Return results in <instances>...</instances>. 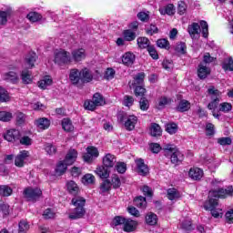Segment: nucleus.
I'll list each match as a JSON object with an SVG mask.
<instances>
[{
	"mask_svg": "<svg viewBox=\"0 0 233 233\" xmlns=\"http://www.w3.org/2000/svg\"><path fill=\"white\" fill-rule=\"evenodd\" d=\"M71 203L76 208L69 214V219H81V218H84L85 214H86L85 209L86 200L81 197H75L72 198Z\"/></svg>",
	"mask_w": 233,
	"mask_h": 233,
	"instance_id": "nucleus-1",
	"label": "nucleus"
},
{
	"mask_svg": "<svg viewBox=\"0 0 233 233\" xmlns=\"http://www.w3.org/2000/svg\"><path fill=\"white\" fill-rule=\"evenodd\" d=\"M187 32L192 39H196V35L199 37V34L207 38L208 37V24L205 20H201L199 24L192 23L188 25Z\"/></svg>",
	"mask_w": 233,
	"mask_h": 233,
	"instance_id": "nucleus-2",
	"label": "nucleus"
},
{
	"mask_svg": "<svg viewBox=\"0 0 233 233\" xmlns=\"http://www.w3.org/2000/svg\"><path fill=\"white\" fill-rule=\"evenodd\" d=\"M76 159H77V151L76 149H70L64 161H60L56 168V174L59 176H62V174H65L66 172V168L70 165H74L76 163Z\"/></svg>",
	"mask_w": 233,
	"mask_h": 233,
	"instance_id": "nucleus-3",
	"label": "nucleus"
},
{
	"mask_svg": "<svg viewBox=\"0 0 233 233\" xmlns=\"http://www.w3.org/2000/svg\"><path fill=\"white\" fill-rule=\"evenodd\" d=\"M112 225L118 227V225H124L123 230L125 232H134L137 228V221L132 220L131 218H125L121 216L114 218Z\"/></svg>",
	"mask_w": 233,
	"mask_h": 233,
	"instance_id": "nucleus-4",
	"label": "nucleus"
},
{
	"mask_svg": "<svg viewBox=\"0 0 233 233\" xmlns=\"http://www.w3.org/2000/svg\"><path fill=\"white\" fill-rule=\"evenodd\" d=\"M54 62L56 65H59V66H62V65H68V63H72V57L70 56V54L63 49H60L59 51L55 52V60Z\"/></svg>",
	"mask_w": 233,
	"mask_h": 233,
	"instance_id": "nucleus-5",
	"label": "nucleus"
},
{
	"mask_svg": "<svg viewBox=\"0 0 233 233\" xmlns=\"http://www.w3.org/2000/svg\"><path fill=\"white\" fill-rule=\"evenodd\" d=\"M41 196H43V191H41L39 187H27L24 190V198H25L27 201H33V203L37 201Z\"/></svg>",
	"mask_w": 233,
	"mask_h": 233,
	"instance_id": "nucleus-6",
	"label": "nucleus"
},
{
	"mask_svg": "<svg viewBox=\"0 0 233 233\" xmlns=\"http://www.w3.org/2000/svg\"><path fill=\"white\" fill-rule=\"evenodd\" d=\"M135 96L140 97L139 106L140 110H148L150 105L148 104V99H147V89L146 88H135Z\"/></svg>",
	"mask_w": 233,
	"mask_h": 233,
	"instance_id": "nucleus-7",
	"label": "nucleus"
},
{
	"mask_svg": "<svg viewBox=\"0 0 233 233\" xmlns=\"http://www.w3.org/2000/svg\"><path fill=\"white\" fill-rule=\"evenodd\" d=\"M209 194L214 198H220V199H225V198H228V196H233V187L232 186L225 188H218V190L210 191Z\"/></svg>",
	"mask_w": 233,
	"mask_h": 233,
	"instance_id": "nucleus-8",
	"label": "nucleus"
},
{
	"mask_svg": "<svg viewBox=\"0 0 233 233\" xmlns=\"http://www.w3.org/2000/svg\"><path fill=\"white\" fill-rule=\"evenodd\" d=\"M21 138V133L16 129H9L4 134V139L9 143H15Z\"/></svg>",
	"mask_w": 233,
	"mask_h": 233,
	"instance_id": "nucleus-9",
	"label": "nucleus"
},
{
	"mask_svg": "<svg viewBox=\"0 0 233 233\" xmlns=\"http://www.w3.org/2000/svg\"><path fill=\"white\" fill-rule=\"evenodd\" d=\"M3 79L12 85H17V83H19V75L15 71H9L3 75Z\"/></svg>",
	"mask_w": 233,
	"mask_h": 233,
	"instance_id": "nucleus-10",
	"label": "nucleus"
},
{
	"mask_svg": "<svg viewBox=\"0 0 233 233\" xmlns=\"http://www.w3.org/2000/svg\"><path fill=\"white\" fill-rule=\"evenodd\" d=\"M137 165V170L140 176H147L148 175V166L145 164V160L142 158H138L135 161Z\"/></svg>",
	"mask_w": 233,
	"mask_h": 233,
	"instance_id": "nucleus-11",
	"label": "nucleus"
},
{
	"mask_svg": "<svg viewBox=\"0 0 233 233\" xmlns=\"http://www.w3.org/2000/svg\"><path fill=\"white\" fill-rule=\"evenodd\" d=\"M94 79V75H92V71L88 68H84L80 71V83H90Z\"/></svg>",
	"mask_w": 233,
	"mask_h": 233,
	"instance_id": "nucleus-12",
	"label": "nucleus"
},
{
	"mask_svg": "<svg viewBox=\"0 0 233 233\" xmlns=\"http://www.w3.org/2000/svg\"><path fill=\"white\" fill-rule=\"evenodd\" d=\"M30 156V153L26 150L20 151L15 159V167H25V159Z\"/></svg>",
	"mask_w": 233,
	"mask_h": 233,
	"instance_id": "nucleus-13",
	"label": "nucleus"
},
{
	"mask_svg": "<svg viewBox=\"0 0 233 233\" xmlns=\"http://www.w3.org/2000/svg\"><path fill=\"white\" fill-rule=\"evenodd\" d=\"M116 163H117V160L116 159V156L108 153L103 157V166L106 167V168H112L115 167Z\"/></svg>",
	"mask_w": 233,
	"mask_h": 233,
	"instance_id": "nucleus-14",
	"label": "nucleus"
},
{
	"mask_svg": "<svg viewBox=\"0 0 233 233\" xmlns=\"http://www.w3.org/2000/svg\"><path fill=\"white\" fill-rule=\"evenodd\" d=\"M86 57V53L84 48L76 49L72 51V59L76 63H79V61H83Z\"/></svg>",
	"mask_w": 233,
	"mask_h": 233,
	"instance_id": "nucleus-15",
	"label": "nucleus"
},
{
	"mask_svg": "<svg viewBox=\"0 0 233 233\" xmlns=\"http://www.w3.org/2000/svg\"><path fill=\"white\" fill-rule=\"evenodd\" d=\"M137 124V116L131 115L126 118L125 127L127 130H129V131L134 130L136 128Z\"/></svg>",
	"mask_w": 233,
	"mask_h": 233,
	"instance_id": "nucleus-16",
	"label": "nucleus"
},
{
	"mask_svg": "<svg viewBox=\"0 0 233 233\" xmlns=\"http://www.w3.org/2000/svg\"><path fill=\"white\" fill-rule=\"evenodd\" d=\"M133 88H144L145 87V73H138L134 80Z\"/></svg>",
	"mask_w": 233,
	"mask_h": 233,
	"instance_id": "nucleus-17",
	"label": "nucleus"
},
{
	"mask_svg": "<svg viewBox=\"0 0 233 233\" xmlns=\"http://www.w3.org/2000/svg\"><path fill=\"white\" fill-rule=\"evenodd\" d=\"M35 125L37 128H40V130H46V128L50 127V120L46 117H41L35 121Z\"/></svg>",
	"mask_w": 233,
	"mask_h": 233,
	"instance_id": "nucleus-18",
	"label": "nucleus"
},
{
	"mask_svg": "<svg viewBox=\"0 0 233 233\" xmlns=\"http://www.w3.org/2000/svg\"><path fill=\"white\" fill-rule=\"evenodd\" d=\"M189 177L195 181H199L203 177V171L199 167H193L188 172Z\"/></svg>",
	"mask_w": 233,
	"mask_h": 233,
	"instance_id": "nucleus-19",
	"label": "nucleus"
},
{
	"mask_svg": "<svg viewBox=\"0 0 233 233\" xmlns=\"http://www.w3.org/2000/svg\"><path fill=\"white\" fill-rule=\"evenodd\" d=\"M134 61H136V56L130 52L122 56V63L126 65V66H131V65H134Z\"/></svg>",
	"mask_w": 233,
	"mask_h": 233,
	"instance_id": "nucleus-20",
	"label": "nucleus"
},
{
	"mask_svg": "<svg viewBox=\"0 0 233 233\" xmlns=\"http://www.w3.org/2000/svg\"><path fill=\"white\" fill-rule=\"evenodd\" d=\"M108 168L109 167L101 166L96 167L95 172L101 177V179H108V177H110V170Z\"/></svg>",
	"mask_w": 233,
	"mask_h": 233,
	"instance_id": "nucleus-21",
	"label": "nucleus"
},
{
	"mask_svg": "<svg viewBox=\"0 0 233 233\" xmlns=\"http://www.w3.org/2000/svg\"><path fill=\"white\" fill-rule=\"evenodd\" d=\"M209 74H210V68H208L204 64L198 65V76L199 79H206V77H208Z\"/></svg>",
	"mask_w": 233,
	"mask_h": 233,
	"instance_id": "nucleus-22",
	"label": "nucleus"
},
{
	"mask_svg": "<svg viewBox=\"0 0 233 233\" xmlns=\"http://www.w3.org/2000/svg\"><path fill=\"white\" fill-rule=\"evenodd\" d=\"M69 79L74 85H78V83H81V71H78L77 69H71Z\"/></svg>",
	"mask_w": 233,
	"mask_h": 233,
	"instance_id": "nucleus-23",
	"label": "nucleus"
},
{
	"mask_svg": "<svg viewBox=\"0 0 233 233\" xmlns=\"http://www.w3.org/2000/svg\"><path fill=\"white\" fill-rule=\"evenodd\" d=\"M190 108V102L187 100L182 99L179 101L178 105L176 107L177 112H188Z\"/></svg>",
	"mask_w": 233,
	"mask_h": 233,
	"instance_id": "nucleus-24",
	"label": "nucleus"
},
{
	"mask_svg": "<svg viewBox=\"0 0 233 233\" xmlns=\"http://www.w3.org/2000/svg\"><path fill=\"white\" fill-rule=\"evenodd\" d=\"M52 83H54L52 76H46L40 81H38V86L39 88H46V86H52Z\"/></svg>",
	"mask_w": 233,
	"mask_h": 233,
	"instance_id": "nucleus-25",
	"label": "nucleus"
},
{
	"mask_svg": "<svg viewBox=\"0 0 233 233\" xmlns=\"http://www.w3.org/2000/svg\"><path fill=\"white\" fill-rule=\"evenodd\" d=\"M208 92L209 94L211 101H217L218 103L219 101H221V92L219 90L209 88Z\"/></svg>",
	"mask_w": 233,
	"mask_h": 233,
	"instance_id": "nucleus-26",
	"label": "nucleus"
},
{
	"mask_svg": "<svg viewBox=\"0 0 233 233\" xmlns=\"http://www.w3.org/2000/svg\"><path fill=\"white\" fill-rule=\"evenodd\" d=\"M181 161H183V153L177 149L173 151V153H171V163L177 165V163H180Z\"/></svg>",
	"mask_w": 233,
	"mask_h": 233,
	"instance_id": "nucleus-27",
	"label": "nucleus"
},
{
	"mask_svg": "<svg viewBox=\"0 0 233 233\" xmlns=\"http://www.w3.org/2000/svg\"><path fill=\"white\" fill-rule=\"evenodd\" d=\"M161 127L159 124L153 123L150 127V136L153 137H159L162 134Z\"/></svg>",
	"mask_w": 233,
	"mask_h": 233,
	"instance_id": "nucleus-28",
	"label": "nucleus"
},
{
	"mask_svg": "<svg viewBox=\"0 0 233 233\" xmlns=\"http://www.w3.org/2000/svg\"><path fill=\"white\" fill-rule=\"evenodd\" d=\"M35 61H37V55L35 52H30L25 57V63L28 65L29 68L34 66Z\"/></svg>",
	"mask_w": 233,
	"mask_h": 233,
	"instance_id": "nucleus-29",
	"label": "nucleus"
},
{
	"mask_svg": "<svg viewBox=\"0 0 233 233\" xmlns=\"http://www.w3.org/2000/svg\"><path fill=\"white\" fill-rule=\"evenodd\" d=\"M159 12L162 15H174L176 14V9L174 8V5L168 4L165 8L159 9Z\"/></svg>",
	"mask_w": 233,
	"mask_h": 233,
	"instance_id": "nucleus-30",
	"label": "nucleus"
},
{
	"mask_svg": "<svg viewBox=\"0 0 233 233\" xmlns=\"http://www.w3.org/2000/svg\"><path fill=\"white\" fill-rule=\"evenodd\" d=\"M181 196L179 195V191L176 188H168L167 189V198L170 199V201H174L176 199H179Z\"/></svg>",
	"mask_w": 233,
	"mask_h": 233,
	"instance_id": "nucleus-31",
	"label": "nucleus"
},
{
	"mask_svg": "<svg viewBox=\"0 0 233 233\" xmlns=\"http://www.w3.org/2000/svg\"><path fill=\"white\" fill-rule=\"evenodd\" d=\"M12 97L10 93L5 88H0V103H8Z\"/></svg>",
	"mask_w": 233,
	"mask_h": 233,
	"instance_id": "nucleus-32",
	"label": "nucleus"
},
{
	"mask_svg": "<svg viewBox=\"0 0 233 233\" xmlns=\"http://www.w3.org/2000/svg\"><path fill=\"white\" fill-rule=\"evenodd\" d=\"M137 43L138 45V46L141 48V49H145V48H148V46H150V40H148V38L143 36V37H138L137 39Z\"/></svg>",
	"mask_w": 233,
	"mask_h": 233,
	"instance_id": "nucleus-33",
	"label": "nucleus"
},
{
	"mask_svg": "<svg viewBox=\"0 0 233 233\" xmlns=\"http://www.w3.org/2000/svg\"><path fill=\"white\" fill-rule=\"evenodd\" d=\"M12 187H10L7 185H2L0 186V196H3L4 198H8V196H12Z\"/></svg>",
	"mask_w": 233,
	"mask_h": 233,
	"instance_id": "nucleus-34",
	"label": "nucleus"
},
{
	"mask_svg": "<svg viewBox=\"0 0 233 233\" xmlns=\"http://www.w3.org/2000/svg\"><path fill=\"white\" fill-rule=\"evenodd\" d=\"M67 190L70 194H73V196H76V194L79 192V187H77V184H76L75 181L71 180L67 182Z\"/></svg>",
	"mask_w": 233,
	"mask_h": 233,
	"instance_id": "nucleus-35",
	"label": "nucleus"
},
{
	"mask_svg": "<svg viewBox=\"0 0 233 233\" xmlns=\"http://www.w3.org/2000/svg\"><path fill=\"white\" fill-rule=\"evenodd\" d=\"M27 19L30 20L31 23H37V21H41V19H43V16L37 12H30L27 15Z\"/></svg>",
	"mask_w": 233,
	"mask_h": 233,
	"instance_id": "nucleus-36",
	"label": "nucleus"
},
{
	"mask_svg": "<svg viewBox=\"0 0 233 233\" xmlns=\"http://www.w3.org/2000/svg\"><path fill=\"white\" fill-rule=\"evenodd\" d=\"M62 128H64L66 132H72V130H74V126L72 125V121H70V119L68 118H64L62 120Z\"/></svg>",
	"mask_w": 233,
	"mask_h": 233,
	"instance_id": "nucleus-37",
	"label": "nucleus"
},
{
	"mask_svg": "<svg viewBox=\"0 0 233 233\" xmlns=\"http://www.w3.org/2000/svg\"><path fill=\"white\" fill-rule=\"evenodd\" d=\"M165 128L167 134L174 135L177 132L178 127H177V124L176 123H168V124H166Z\"/></svg>",
	"mask_w": 233,
	"mask_h": 233,
	"instance_id": "nucleus-38",
	"label": "nucleus"
},
{
	"mask_svg": "<svg viewBox=\"0 0 233 233\" xmlns=\"http://www.w3.org/2000/svg\"><path fill=\"white\" fill-rule=\"evenodd\" d=\"M30 230V225L26 220H21L18 224V232L19 233H26Z\"/></svg>",
	"mask_w": 233,
	"mask_h": 233,
	"instance_id": "nucleus-39",
	"label": "nucleus"
},
{
	"mask_svg": "<svg viewBox=\"0 0 233 233\" xmlns=\"http://www.w3.org/2000/svg\"><path fill=\"white\" fill-rule=\"evenodd\" d=\"M134 204L136 207H138V208H146L147 207V198L144 197H138L135 198Z\"/></svg>",
	"mask_w": 233,
	"mask_h": 233,
	"instance_id": "nucleus-40",
	"label": "nucleus"
},
{
	"mask_svg": "<svg viewBox=\"0 0 233 233\" xmlns=\"http://www.w3.org/2000/svg\"><path fill=\"white\" fill-rule=\"evenodd\" d=\"M218 110H219V112H224V114H227V113L230 112V110H232V104H230L228 102H223V103L219 104Z\"/></svg>",
	"mask_w": 233,
	"mask_h": 233,
	"instance_id": "nucleus-41",
	"label": "nucleus"
},
{
	"mask_svg": "<svg viewBox=\"0 0 233 233\" xmlns=\"http://www.w3.org/2000/svg\"><path fill=\"white\" fill-rule=\"evenodd\" d=\"M22 81L25 83V85H30L32 83V77L30 75V71L24 70L21 74Z\"/></svg>",
	"mask_w": 233,
	"mask_h": 233,
	"instance_id": "nucleus-42",
	"label": "nucleus"
},
{
	"mask_svg": "<svg viewBox=\"0 0 233 233\" xmlns=\"http://www.w3.org/2000/svg\"><path fill=\"white\" fill-rule=\"evenodd\" d=\"M96 181V177L92 174H86L82 177V182L84 185H94Z\"/></svg>",
	"mask_w": 233,
	"mask_h": 233,
	"instance_id": "nucleus-43",
	"label": "nucleus"
},
{
	"mask_svg": "<svg viewBox=\"0 0 233 233\" xmlns=\"http://www.w3.org/2000/svg\"><path fill=\"white\" fill-rule=\"evenodd\" d=\"M84 108L85 110H90L91 112H94V110L97 108V106L94 100H86L84 102Z\"/></svg>",
	"mask_w": 233,
	"mask_h": 233,
	"instance_id": "nucleus-44",
	"label": "nucleus"
},
{
	"mask_svg": "<svg viewBox=\"0 0 233 233\" xmlns=\"http://www.w3.org/2000/svg\"><path fill=\"white\" fill-rule=\"evenodd\" d=\"M123 35L126 41H134L136 39V32L130 29L125 30Z\"/></svg>",
	"mask_w": 233,
	"mask_h": 233,
	"instance_id": "nucleus-45",
	"label": "nucleus"
},
{
	"mask_svg": "<svg viewBox=\"0 0 233 233\" xmlns=\"http://www.w3.org/2000/svg\"><path fill=\"white\" fill-rule=\"evenodd\" d=\"M157 46H158V48H165V50L170 49V43L165 38L158 39L157 41Z\"/></svg>",
	"mask_w": 233,
	"mask_h": 233,
	"instance_id": "nucleus-46",
	"label": "nucleus"
},
{
	"mask_svg": "<svg viewBox=\"0 0 233 233\" xmlns=\"http://www.w3.org/2000/svg\"><path fill=\"white\" fill-rule=\"evenodd\" d=\"M222 68L224 70H228L229 72H233V59L232 57H229L226 60H224Z\"/></svg>",
	"mask_w": 233,
	"mask_h": 233,
	"instance_id": "nucleus-47",
	"label": "nucleus"
},
{
	"mask_svg": "<svg viewBox=\"0 0 233 233\" xmlns=\"http://www.w3.org/2000/svg\"><path fill=\"white\" fill-rule=\"evenodd\" d=\"M146 223L150 226H154L157 223V216L151 213L146 217Z\"/></svg>",
	"mask_w": 233,
	"mask_h": 233,
	"instance_id": "nucleus-48",
	"label": "nucleus"
},
{
	"mask_svg": "<svg viewBox=\"0 0 233 233\" xmlns=\"http://www.w3.org/2000/svg\"><path fill=\"white\" fill-rule=\"evenodd\" d=\"M45 150L49 156H54V154L57 152V147H56V146H53L51 143H47L45 145Z\"/></svg>",
	"mask_w": 233,
	"mask_h": 233,
	"instance_id": "nucleus-49",
	"label": "nucleus"
},
{
	"mask_svg": "<svg viewBox=\"0 0 233 233\" xmlns=\"http://www.w3.org/2000/svg\"><path fill=\"white\" fill-rule=\"evenodd\" d=\"M175 50L177 54H181V55L187 54V44L183 42L177 44Z\"/></svg>",
	"mask_w": 233,
	"mask_h": 233,
	"instance_id": "nucleus-50",
	"label": "nucleus"
},
{
	"mask_svg": "<svg viewBox=\"0 0 233 233\" xmlns=\"http://www.w3.org/2000/svg\"><path fill=\"white\" fill-rule=\"evenodd\" d=\"M112 188V182L110 180L106 179L100 186L101 192H108Z\"/></svg>",
	"mask_w": 233,
	"mask_h": 233,
	"instance_id": "nucleus-51",
	"label": "nucleus"
},
{
	"mask_svg": "<svg viewBox=\"0 0 233 233\" xmlns=\"http://www.w3.org/2000/svg\"><path fill=\"white\" fill-rule=\"evenodd\" d=\"M172 103V99L167 97V96H161L158 101V108H165L167 105H170Z\"/></svg>",
	"mask_w": 233,
	"mask_h": 233,
	"instance_id": "nucleus-52",
	"label": "nucleus"
},
{
	"mask_svg": "<svg viewBox=\"0 0 233 233\" xmlns=\"http://www.w3.org/2000/svg\"><path fill=\"white\" fill-rule=\"evenodd\" d=\"M11 119H12V113L7 111H0V121H4L5 123H6Z\"/></svg>",
	"mask_w": 233,
	"mask_h": 233,
	"instance_id": "nucleus-53",
	"label": "nucleus"
},
{
	"mask_svg": "<svg viewBox=\"0 0 233 233\" xmlns=\"http://www.w3.org/2000/svg\"><path fill=\"white\" fill-rule=\"evenodd\" d=\"M93 102H95V104L97 106H101L103 105V103H105V101L103 100V96H101V94H99V93H96L93 96Z\"/></svg>",
	"mask_w": 233,
	"mask_h": 233,
	"instance_id": "nucleus-54",
	"label": "nucleus"
},
{
	"mask_svg": "<svg viewBox=\"0 0 233 233\" xmlns=\"http://www.w3.org/2000/svg\"><path fill=\"white\" fill-rule=\"evenodd\" d=\"M111 186H113V188H119V187H121V179L117 175H113L111 179Z\"/></svg>",
	"mask_w": 233,
	"mask_h": 233,
	"instance_id": "nucleus-55",
	"label": "nucleus"
},
{
	"mask_svg": "<svg viewBox=\"0 0 233 233\" xmlns=\"http://www.w3.org/2000/svg\"><path fill=\"white\" fill-rule=\"evenodd\" d=\"M159 32V29L155 25H150L146 28V34L147 35H154V34H157Z\"/></svg>",
	"mask_w": 233,
	"mask_h": 233,
	"instance_id": "nucleus-56",
	"label": "nucleus"
},
{
	"mask_svg": "<svg viewBox=\"0 0 233 233\" xmlns=\"http://www.w3.org/2000/svg\"><path fill=\"white\" fill-rule=\"evenodd\" d=\"M116 169L118 174H125L127 172V165L125 162H118L116 163Z\"/></svg>",
	"mask_w": 233,
	"mask_h": 233,
	"instance_id": "nucleus-57",
	"label": "nucleus"
},
{
	"mask_svg": "<svg viewBox=\"0 0 233 233\" xmlns=\"http://www.w3.org/2000/svg\"><path fill=\"white\" fill-rule=\"evenodd\" d=\"M137 18L142 21L143 23H147L148 19H150V15L147 13H145V12H139L137 15Z\"/></svg>",
	"mask_w": 233,
	"mask_h": 233,
	"instance_id": "nucleus-58",
	"label": "nucleus"
},
{
	"mask_svg": "<svg viewBox=\"0 0 233 233\" xmlns=\"http://www.w3.org/2000/svg\"><path fill=\"white\" fill-rule=\"evenodd\" d=\"M123 105L124 106H132V105H134V97L130 96L128 95L124 96V100H123Z\"/></svg>",
	"mask_w": 233,
	"mask_h": 233,
	"instance_id": "nucleus-59",
	"label": "nucleus"
},
{
	"mask_svg": "<svg viewBox=\"0 0 233 233\" xmlns=\"http://www.w3.org/2000/svg\"><path fill=\"white\" fill-rule=\"evenodd\" d=\"M8 23V12L0 11V25H6Z\"/></svg>",
	"mask_w": 233,
	"mask_h": 233,
	"instance_id": "nucleus-60",
	"label": "nucleus"
},
{
	"mask_svg": "<svg viewBox=\"0 0 233 233\" xmlns=\"http://www.w3.org/2000/svg\"><path fill=\"white\" fill-rule=\"evenodd\" d=\"M43 217L45 219H54L56 218V213L52 209L47 208L44 211Z\"/></svg>",
	"mask_w": 233,
	"mask_h": 233,
	"instance_id": "nucleus-61",
	"label": "nucleus"
},
{
	"mask_svg": "<svg viewBox=\"0 0 233 233\" xmlns=\"http://www.w3.org/2000/svg\"><path fill=\"white\" fill-rule=\"evenodd\" d=\"M182 228L187 232H190V230H194V227H192V221L185 220L182 222Z\"/></svg>",
	"mask_w": 233,
	"mask_h": 233,
	"instance_id": "nucleus-62",
	"label": "nucleus"
},
{
	"mask_svg": "<svg viewBox=\"0 0 233 233\" xmlns=\"http://www.w3.org/2000/svg\"><path fill=\"white\" fill-rule=\"evenodd\" d=\"M86 153L93 156L95 158L99 157V151L95 147H88Z\"/></svg>",
	"mask_w": 233,
	"mask_h": 233,
	"instance_id": "nucleus-63",
	"label": "nucleus"
},
{
	"mask_svg": "<svg viewBox=\"0 0 233 233\" xmlns=\"http://www.w3.org/2000/svg\"><path fill=\"white\" fill-rule=\"evenodd\" d=\"M20 139V143L25 147H30L32 145V138H30L28 136H24Z\"/></svg>",
	"mask_w": 233,
	"mask_h": 233,
	"instance_id": "nucleus-64",
	"label": "nucleus"
}]
</instances>
